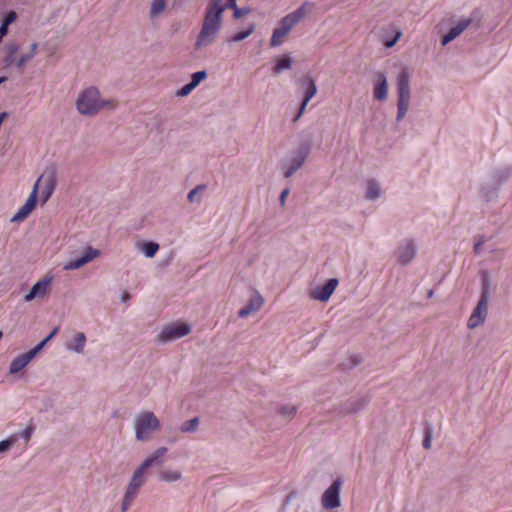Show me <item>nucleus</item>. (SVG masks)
Listing matches in <instances>:
<instances>
[{"mask_svg": "<svg viewBox=\"0 0 512 512\" xmlns=\"http://www.w3.org/2000/svg\"><path fill=\"white\" fill-rule=\"evenodd\" d=\"M37 187V195L40 194L42 203H45L54 193L56 187V175L53 171L44 172L35 182L34 187Z\"/></svg>", "mask_w": 512, "mask_h": 512, "instance_id": "nucleus-8", "label": "nucleus"}, {"mask_svg": "<svg viewBox=\"0 0 512 512\" xmlns=\"http://www.w3.org/2000/svg\"><path fill=\"white\" fill-rule=\"evenodd\" d=\"M36 50L37 44L33 43L31 46V51L28 54L22 55L16 62V66L19 69H22L25 66V64L35 56Z\"/></svg>", "mask_w": 512, "mask_h": 512, "instance_id": "nucleus-31", "label": "nucleus"}, {"mask_svg": "<svg viewBox=\"0 0 512 512\" xmlns=\"http://www.w3.org/2000/svg\"><path fill=\"white\" fill-rule=\"evenodd\" d=\"M484 244V239L478 240L474 245V252L479 254L481 252L482 245Z\"/></svg>", "mask_w": 512, "mask_h": 512, "instance_id": "nucleus-47", "label": "nucleus"}, {"mask_svg": "<svg viewBox=\"0 0 512 512\" xmlns=\"http://www.w3.org/2000/svg\"><path fill=\"white\" fill-rule=\"evenodd\" d=\"M472 22L473 20L471 18L461 19L446 35L443 36L442 45L445 46L460 36L472 24Z\"/></svg>", "mask_w": 512, "mask_h": 512, "instance_id": "nucleus-19", "label": "nucleus"}, {"mask_svg": "<svg viewBox=\"0 0 512 512\" xmlns=\"http://www.w3.org/2000/svg\"><path fill=\"white\" fill-rule=\"evenodd\" d=\"M489 299V284L487 278L483 281V288L480 300L468 319V327L474 329L481 325L487 316Z\"/></svg>", "mask_w": 512, "mask_h": 512, "instance_id": "nucleus-7", "label": "nucleus"}, {"mask_svg": "<svg viewBox=\"0 0 512 512\" xmlns=\"http://www.w3.org/2000/svg\"><path fill=\"white\" fill-rule=\"evenodd\" d=\"M19 439V434H12L0 442V453L7 451Z\"/></svg>", "mask_w": 512, "mask_h": 512, "instance_id": "nucleus-35", "label": "nucleus"}, {"mask_svg": "<svg viewBox=\"0 0 512 512\" xmlns=\"http://www.w3.org/2000/svg\"><path fill=\"white\" fill-rule=\"evenodd\" d=\"M158 249L159 245L154 242H147L143 245V252L149 258H152L157 253Z\"/></svg>", "mask_w": 512, "mask_h": 512, "instance_id": "nucleus-37", "label": "nucleus"}, {"mask_svg": "<svg viewBox=\"0 0 512 512\" xmlns=\"http://www.w3.org/2000/svg\"><path fill=\"white\" fill-rule=\"evenodd\" d=\"M129 297H130V296H129L128 292H124V293L122 294V299H123V301H127V300L129 299Z\"/></svg>", "mask_w": 512, "mask_h": 512, "instance_id": "nucleus-50", "label": "nucleus"}, {"mask_svg": "<svg viewBox=\"0 0 512 512\" xmlns=\"http://www.w3.org/2000/svg\"><path fill=\"white\" fill-rule=\"evenodd\" d=\"M166 447H160L156 449L150 456H148L144 462L141 464L143 468L148 470L153 465H160L163 463V458L167 453Z\"/></svg>", "mask_w": 512, "mask_h": 512, "instance_id": "nucleus-23", "label": "nucleus"}, {"mask_svg": "<svg viewBox=\"0 0 512 512\" xmlns=\"http://www.w3.org/2000/svg\"><path fill=\"white\" fill-rule=\"evenodd\" d=\"M380 196V188L375 181H369L367 185L366 197L368 199H376Z\"/></svg>", "mask_w": 512, "mask_h": 512, "instance_id": "nucleus-32", "label": "nucleus"}, {"mask_svg": "<svg viewBox=\"0 0 512 512\" xmlns=\"http://www.w3.org/2000/svg\"><path fill=\"white\" fill-rule=\"evenodd\" d=\"M397 90V121H400L405 117L410 104V72L407 68H403L397 78Z\"/></svg>", "mask_w": 512, "mask_h": 512, "instance_id": "nucleus-4", "label": "nucleus"}, {"mask_svg": "<svg viewBox=\"0 0 512 512\" xmlns=\"http://www.w3.org/2000/svg\"><path fill=\"white\" fill-rule=\"evenodd\" d=\"M288 194H289V189H288V188H287V189H284V190L281 192V194H280V199H279V200H280V203H281V205H282V206H284V204H285V201H286V198H287Z\"/></svg>", "mask_w": 512, "mask_h": 512, "instance_id": "nucleus-46", "label": "nucleus"}, {"mask_svg": "<svg viewBox=\"0 0 512 512\" xmlns=\"http://www.w3.org/2000/svg\"><path fill=\"white\" fill-rule=\"evenodd\" d=\"M363 406H364V402L363 401H359L357 407L352 408L350 410V412H355V411L359 410Z\"/></svg>", "mask_w": 512, "mask_h": 512, "instance_id": "nucleus-48", "label": "nucleus"}, {"mask_svg": "<svg viewBox=\"0 0 512 512\" xmlns=\"http://www.w3.org/2000/svg\"><path fill=\"white\" fill-rule=\"evenodd\" d=\"M313 6V3L304 2L298 9L283 17L279 27L289 33L290 30L306 16Z\"/></svg>", "mask_w": 512, "mask_h": 512, "instance_id": "nucleus-10", "label": "nucleus"}, {"mask_svg": "<svg viewBox=\"0 0 512 512\" xmlns=\"http://www.w3.org/2000/svg\"><path fill=\"white\" fill-rule=\"evenodd\" d=\"M18 45L15 43H9L5 46V58L4 62L7 66H10L15 63V55L18 52Z\"/></svg>", "mask_w": 512, "mask_h": 512, "instance_id": "nucleus-27", "label": "nucleus"}, {"mask_svg": "<svg viewBox=\"0 0 512 512\" xmlns=\"http://www.w3.org/2000/svg\"><path fill=\"white\" fill-rule=\"evenodd\" d=\"M307 87L305 90L303 101L300 105L299 111L297 115L294 117L293 122H297L300 117L303 115V113L306 110V106L308 105L309 101L316 95L317 93V87L315 84V81L311 78H307L306 80Z\"/></svg>", "mask_w": 512, "mask_h": 512, "instance_id": "nucleus-20", "label": "nucleus"}, {"mask_svg": "<svg viewBox=\"0 0 512 512\" xmlns=\"http://www.w3.org/2000/svg\"><path fill=\"white\" fill-rule=\"evenodd\" d=\"M307 154V149L299 151L291 160V162L284 166V176L286 178L291 177L304 164L307 158Z\"/></svg>", "mask_w": 512, "mask_h": 512, "instance_id": "nucleus-21", "label": "nucleus"}, {"mask_svg": "<svg viewBox=\"0 0 512 512\" xmlns=\"http://www.w3.org/2000/svg\"><path fill=\"white\" fill-rule=\"evenodd\" d=\"M431 443H432V438H431V435L430 433H427L425 435V438L423 440V446L425 449H429L431 447Z\"/></svg>", "mask_w": 512, "mask_h": 512, "instance_id": "nucleus-45", "label": "nucleus"}, {"mask_svg": "<svg viewBox=\"0 0 512 512\" xmlns=\"http://www.w3.org/2000/svg\"><path fill=\"white\" fill-rule=\"evenodd\" d=\"M221 4L223 12L229 8L235 10V7H237L236 0H221Z\"/></svg>", "mask_w": 512, "mask_h": 512, "instance_id": "nucleus-43", "label": "nucleus"}, {"mask_svg": "<svg viewBox=\"0 0 512 512\" xmlns=\"http://www.w3.org/2000/svg\"><path fill=\"white\" fill-rule=\"evenodd\" d=\"M341 480H335L323 493L321 503L325 509H333L340 506Z\"/></svg>", "mask_w": 512, "mask_h": 512, "instance_id": "nucleus-11", "label": "nucleus"}, {"mask_svg": "<svg viewBox=\"0 0 512 512\" xmlns=\"http://www.w3.org/2000/svg\"><path fill=\"white\" fill-rule=\"evenodd\" d=\"M4 80V78H0V83Z\"/></svg>", "mask_w": 512, "mask_h": 512, "instance_id": "nucleus-51", "label": "nucleus"}, {"mask_svg": "<svg viewBox=\"0 0 512 512\" xmlns=\"http://www.w3.org/2000/svg\"><path fill=\"white\" fill-rule=\"evenodd\" d=\"M221 5V0L209 1L195 42V50H202L217 39L223 23V8Z\"/></svg>", "mask_w": 512, "mask_h": 512, "instance_id": "nucleus-1", "label": "nucleus"}, {"mask_svg": "<svg viewBox=\"0 0 512 512\" xmlns=\"http://www.w3.org/2000/svg\"><path fill=\"white\" fill-rule=\"evenodd\" d=\"M86 343V336L82 332H78L75 334L74 339L71 344L68 345V348L74 350L78 353H82Z\"/></svg>", "mask_w": 512, "mask_h": 512, "instance_id": "nucleus-25", "label": "nucleus"}, {"mask_svg": "<svg viewBox=\"0 0 512 512\" xmlns=\"http://www.w3.org/2000/svg\"><path fill=\"white\" fill-rule=\"evenodd\" d=\"M401 36H402V32L400 30H396L395 35L392 39L385 40V42H384L385 46L387 48L393 47L398 42V40L400 39Z\"/></svg>", "mask_w": 512, "mask_h": 512, "instance_id": "nucleus-40", "label": "nucleus"}, {"mask_svg": "<svg viewBox=\"0 0 512 512\" xmlns=\"http://www.w3.org/2000/svg\"><path fill=\"white\" fill-rule=\"evenodd\" d=\"M37 203V187L33 188L31 194L26 200L25 204L18 210V212L13 216L12 221L20 222L26 219L29 214L34 210Z\"/></svg>", "mask_w": 512, "mask_h": 512, "instance_id": "nucleus-16", "label": "nucleus"}, {"mask_svg": "<svg viewBox=\"0 0 512 512\" xmlns=\"http://www.w3.org/2000/svg\"><path fill=\"white\" fill-rule=\"evenodd\" d=\"M206 188L205 185H198L196 186L194 189H192L189 194H188V200L189 202H194L196 200V197L198 196V194L202 191H204Z\"/></svg>", "mask_w": 512, "mask_h": 512, "instance_id": "nucleus-39", "label": "nucleus"}, {"mask_svg": "<svg viewBox=\"0 0 512 512\" xmlns=\"http://www.w3.org/2000/svg\"><path fill=\"white\" fill-rule=\"evenodd\" d=\"M198 425H199V419H198V417H195V418H193L191 420H188V421L184 422L181 425L180 430L182 432H185V433L186 432H193V431H195L197 429Z\"/></svg>", "mask_w": 512, "mask_h": 512, "instance_id": "nucleus-36", "label": "nucleus"}, {"mask_svg": "<svg viewBox=\"0 0 512 512\" xmlns=\"http://www.w3.org/2000/svg\"><path fill=\"white\" fill-rule=\"evenodd\" d=\"M100 256V251L91 246L85 247L80 258L70 260L64 265L65 270H76Z\"/></svg>", "mask_w": 512, "mask_h": 512, "instance_id": "nucleus-13", "label": "nucleus"}, {"mask_svg": "<svg viewBox=\"0 0 512 512\" xmlns=\"http://www.w3.org/2000/svg\"><path fill=\"white\" fill-rule=\"evenodd\" d=\"M161 424L157 416L150 411H143L134 419L135 436L139 441H148L154 432L160 430Z\"/></svg>", "mask_w": 512, "mask_h": 512, "instance_id": "nucleus-3", "label": "nucleus"}, {"mask_svg": "<svg viewBox=\"0 0 512 512\" xmlns=\"http://www.w3.org/2000/svg\"><path fill=\"white\" fill-rule=\"evenodd\" d=\"M249 12H250L249 9L235 7L234 18L238 19V18L242 17L243 15L248 14Z\"/></svg>", "mask_w": 512, "mask_h": 512, "instance_id": "nucleus-44", "label": "nucleus"}, {"mask_svg": "<svg viewBox=\"0 0 512 512\" xmlns=\"http://www.w3.org/2000/svg\"><path fill=\"white\" fill-rule=\"evenodd\" d=\"M59 331V327H55L52 332L44 339L42 340L37 346H35L30 351L23 353L19 356H17L15 359L12 360L9 368V372L11 374H16L20 372L22 369H24L29 362L43 349V347L51 340L53 339L56 334Z\"/></svg>", "mask_w": 512, "mask_h": 512, "instance_id": "nucleus-6", "label": "nucleus"}, {"mask_svg": "<svg viewBox=\"0 0 512 512\" xmlns=\"http://www.w3.org/2000/svg\"><path fill=\"white\" fill-rule=\"evenodd\" d=\"M416 252L417 248L413 240H405L398 246L395 255L398 263L405 266L415 258Z\"/></svg>", "mask_w": 512, "mask_h": 512, "instance_id": "nucleus-12", "label": "nucleus"}, {"mask_svg": "<svg viewBox=\"0 0 512 512\" xmlns=\"http://www.w3.org/2000/svg\"><path fill=\"white\" fill-rule=\"evenodd\" d=\"M34 430H35V427L32 424H30L21 433L20 436L26 441V443H28L30 441Z\"/></svg>", "mask_w": 512, "mask_h": 512, "instance_id": "nucleus-41", "label": "nucleus"}, {"mask_svg": "<svg viewBox=\"0 0 512 512\" xmlns=\"http://www.w3.org/2000/svg\"><path fill=\"white\" fill-rule=\"evenodd\" d=\"M254 30H255V26L250 25V27L248 29L233 34L230 38V41L231 42H240V41L246 39L247 37H249L254 32Z\"/></svg>", "mask_w": 512, "mask_h": 512, "instance_id": "nucleus-34", "label": "nucleus"}, {"mask_svg": "<svg viewBox=\"0 0 512 512\" xmlns=\"http://www.w3.org/2000/svg\"><path fill=\"white\" fill-rule=\"evenodd\" d=\"M190 331L191 327L187 323H171L163 328L158 335V339L161 342H168L182 338L188 335Z\"/></svg>", "mask_w": 512, "mask_h": 512, "instance_id": "nucleus-9", "label": "nucleus"}, {"mask_svg": "<svg viewBox=\"0 0 512 512\" xmlns=\"http://www.w3.org/2000/svg\"><path fill=\"white\" fill-rule=\"evenodd\" d=\"M338 283L336 278L329 279L323 286L317 287L312 291V298L322 302L328 301L338 286Z\"/></svg>", "mask_w": 512, "mask_h": 512, "instance_id": "nucleus-15", "label": "nucleus"}, {"mask_svg": "<svg viewBox=\"0 0 512 512\" xmlns=\"http://www.w3.org/2000/svg\"><path fill=\"white\" fill-rule=\"evenodd\" d=\"M472 22L473 20L471 18L461 19L446 35L443 36L442 45L445 46L460 36L472 24Z\"/></svg>", "mask_w": 512, "mask_h": 512, "instance_id": "nucleus-18", "label": "nucleus"}, {"mask_svg": "<svg viewBox=\"0 0 512 512\" xmlns=\"http://www.w3.org/2000/svg\"><path fill=\"white\" fill-rule=\"evenodd\" d=\"M195 89V87L192 85V83H188L186 85H184L178 92H177V95L178 96H187L189 95L193 90Z\"/></svg>", "mask_w": 512, "mask_h": 512, "instance_id": "nucleus-42", "label": "nucleus"}, {"mask_svg": "<svg viewBox=\"0 0 512 512\" xmlns=\"http://www.w3.org/2000/svg\"><path fill=\"white\" fill-rule=\"evenodd\" d=\"M117 106L115 99L103 100L95 87L84 89L78 96L76 108L82 115L92 116L104 108L114 109Z\"/></svg>", "mask_w": 512, "mask_h": 512, "instance_id": "nucleus-2", "label": "nucleus"}, {"mask_svg": "<svg viewBox=\"0 0 512 512\" xmlns=\"http://www.w3.org/2000/svg\"><path fill=\"white\" fill-rule=\"evenodd\" d=\"M159 479L165 482H175L181 479L182 473L179 470L161 469L158 473Z\"/></svg>", "mask_w": 512, "mask_h": 512, "instance_id": "nucleus-24", "label": "nucleus"}, {"mask_svg": "<svg viewBox=\"0 0 512 512\" xmlns=\"http://www.w3.org/2000/svg\"><path fill=\"white\" fill-rule=\"evenodd\" d=\"M166 8V0H153L151 3L150 15L152 18L157 17Z\"/></svg>", "mask_w": 512, "mask_h": 512, "instance_id": "nucleus-30", "label": "nucleus"}, {"mask_svg": "<svg viewBox=\"0 0 512 512\" xmlns=\"http://www.w3.org/2000/svg\"><path fill=\"white\" fill-rule=\"evenodd\" d=\"M147 471L148 470L141 465L134 471L123 497L121 505L122 512H126L130 508L133 501L138 496L140 489L146 483Z\"/></svg>", "mask_w": 512, "mask_h": 512, "instance_id": "nucleus-5", "label": "nucleus"}, {"mask_svg": "<svg viewBox=\"0 0 512 512\" xmlns=\"http://www.w3.org/2000/svg\"><path fill=\"white\" fill-rule=\"evenodd\" d=\"M297 407L293 405H284L278 410V414L284 419H291L295 416Z\"/></svg>", "mask_w": 512, "mask_h": 512, "instance_id": "nucleus-33", "label": "nucleus"}, {"mask_svg": "<svg viewBox=\"0 0 512 512\" xmlns=\"http://www.w3.org/2000/svg\"><path fill=\"white\" fill-rule=\"evenodd\" d=\"M52 277H44L33 285L30 292L24 296L25 302H30L35 298H43L51 289Z\"/></svg>", "mask_w": 512, "mask_h": 512, "instance_id": "nucleus-14", "label": "nucleus"}, {"mask_svg": "<svg viewBox=\"0 0 512 512\" xmlns=\"http://www.w3.org/2000/svg\"><path fill=\"white\" fill-rule=\"evenodd\" d=\"M293 60L289 57H278L275 60V66L273 71L275 74L281 73L283 70L290 69L292 67Z\"/></svg>", "mask_w": 512, "mask_h": 512, "instance_id": "nucleus-26", "label": "nucleus"}, {"mask_svg": "<svg viewBox=\"0 0 512 512\" xmlns=\"http://www.w3.org/2000/svg\"><path fill=\"white\" fill-rule=\"evenodd\" d=\"M388 97V82L384 72H377L374 76V98L385 101Z\"/></svg>", "mask_w": 512, "mask_h": 512, "instance_id": "nucleus-17", "label": "nucleus"}, {"mask_svg": "<svg viewBox=\"0 0 512 512\" xmlns=\"http://www.w3.org/2000/svg\"><path fill=\"white\" fill-rule=\"evenodd\" d=\"M17 18V14L14 11H10L4 18L1 26H0V41L4 36L8 33L9 25L14 22Z\"/></svg>", "mask_w": 512, "mask_h": 512, "instance_id": "nucleus-29", "label": "nucleus"}, {"mask_svg": "<svg viewBox=\"0 0 512 512\" xmlns=\"http://www.w3.org/2000/svg\"><path fill=\"white\" fill-rule=\"evenodd\" d=\"M6 117H7V113H5V112L0 113V126L2 125V123Z\"/></svg>", "mask_w": 512, "mask_h": 512, "instance_id": "nucleus-49", "label": "nucleus"}, {"mask_svg": "<svg viewBox=\"0 0 512 512\" xmlns=\"http://www.w3.org/2000/svg\"><path fill=\"white\" fill-rule=\"evenodd\" d=\"M263 304H264L263 297L259 293H256L249 300L248 304L245 307H243L242 309L239 310L238 316L241 317V318H246L249 315H251L252 313H255L258 310H260L261 307L263 306Z\"/></svg>", "mask_w": 512, "mask_h": 512, "instance_id": "nucleus-22", "label": "nucleus"}, {"mask_svg": "<svg viewBox=\"0 0 512 512\" xmlns=\"http://www.w3.org/2000/svg\"><path fill=\"white\" fill-rule=\"evenodd\" d=\"M207 77V74L205 71H198V72H195L194 74H192V80H191V83L192 85L196 88L199 83L201 81H203L204 79H206Z\"/></svg>", "mask_w": 512, "mask_h": 512, "instance_id": "nucleus-38", "label": "nucleus"}, {"mask_svg": "<svg viewBox=\"0 0 512 512\" xmlns=\"http://www.w3.org/2000/svg\"><path fill=\"white\" fill-rule=\"evenodd\" d=\"M288 34V32H286L280 27L274 29L271 36L270 45L272 47L280 46L284 42V39L287 37Z\"/></svg>", "mask_w": 512, "mask_h": 512, "instance_id": "nucleus-28", "label": "nucleus"}]
</instances>
